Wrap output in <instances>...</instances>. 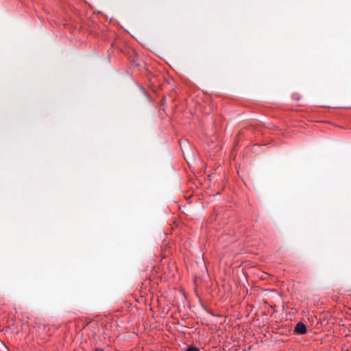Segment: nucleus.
Returning <instances> with one entry per match:
<instances>
[{"label": "nucleus", "mask_w": 351, "mask_h": 351, "mask_svg": "<svg viewBox=\"0 0 351 351\" xmlns=\"http://www.w3.org/2000/svg\"><path fill=\"white\" fill-rule=\"evenodd\" d=\"M294 331L300 335H303L306 332V327L302 322H299L296 324Z\"/></svg>", "instance_id": "1"}, {"label": "nucleus", "mask_w": 351, "mask_h": 351, "mask_svg": "<svg viewBox=\"0 0 351 351\" xmlns=\"http://www.w3.org/2000/svg\"><path fill=\"white\" fill-rule=\"evenodd\" d=\"M186 351H199V349L195 346H190L186 350Z\"/></svg>", "instance_id": "2"}, {"label": "nucleus", "mask_w": 351, "mask_h": 351, "mask_svg": "<svg viewBox=\"0 0 351 351\" xmlns=\"http://www.w3.org/2000/svg\"><path fill=\"white\" fill-rule=\"evenodd\" d=\"M94 351H104V350H102V349L97 348V349H95Z\"/></svg>", "instance_id": "3"}]
</instances>
